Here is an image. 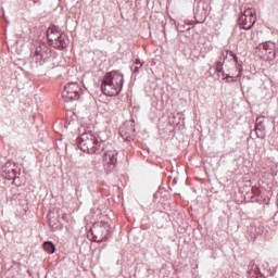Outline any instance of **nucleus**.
Returning <instances> with one entry per match:
<instances>
[{"mask_svg":"<svg viewBox=\"0 0 278 278\" xmlns=\"http://www.w3.org/2000/svg\"><path fill=\"white\" fill-rule=\"evenodd\" d=\"M81 94H84V89L77 83H67L64 86L62 97L64 101H77Z\"/></svg>","mask_w":278,"mask_h":278,"instance_id":"obj_4","label":"nucleus"},{"mask_svg":"<svg viewBox=\"0 0 278 278\" xmlns=\"http://www.w3.org/2000/svg\"><path fill=\"white\" fill-rule=\"evenodd\" d=\"M255 129L256 131H262V129H264V127L262 126V121H260V118H256Z\"/></svg>","mask_w":278,"mask_h":278,"instance_id":"obj_12","label":"nucleus"},{"mask_svg":"<svg viewBox=\"0 0 278 278\" xmlns=\"http://www.w3.org/2000/svg\"><path fill=\"white\" fill-rule=\"evenodd\" d=\"M3 173L5 179H14L16 177V164L12 161L7 162Z\"/></svg>","mask_w":278,"mask_h":278,"instance_id":"obj_8","label":"nucleus"},{"mask_svg":"<svg viewBox=\"0 0 278 278\" xmlns=\"http://www.w3.org/2000/svg\"><path fill=\"white\" fill-rule=\"evenodd\" d=\"M35 54H37L39 58H42V48L41 47L35 48Z\"/></svg>","mask_w":278,"mask_h":278,"instance_id":"obj_13","label":"nucleus"},{"mask_svg":"<svg viewBox=\"0 0 278 278\" xmlns=\"http://www.w3.org/2000/svg\"><path fill=\"white\" fill-rule=\"evenodd\" d=\"M47 38L54 49H66V46L71 42L66 34L60 33L55 28H49L47 30Z\"/></svg>","mask_w":278,"mask_h":278,"instance_id":"obj_3","label":"nucleus"},{"mask_svg":"<svg viewBox=\"0 0 278 278\" xmlns=\"http://www.w3.org/2000/svg\"><path fill=\"white\" fill-rule=\"evenodd\" d=\"M43 250L46 253L53 254L55 253V245L51 241L43 242Z\"/></svg>","mask_w":278,"mask_h":278,"instance_id":"obj_9","label":"nucleus"},{"mask_svg":"<svg viewBox=\"0 0 278 278\" xmlns=\"http://www.w3.org/2000/svg\"><path fill=\"white\" fill-rule=\"evenodd\" d=\"M118 152L116 150H108L103 155L104 166L106 170H114L117 162Z\"/></svg>","mask_w":278,"mask_h":278,"instance_id":"obj_7","label":"nucleus"},{"mask_svg":"<svg viewBox=\"0 0 278 278\" xmlns=\"http://www.w3.org/2000/svg\"><path fill=\"white\" fill-rule=\"evenodd\" d=\"M112 232V227L105 222H97L91 228V233L99 242L108 239L109 233Z\"/></svg>","mask_w":278,"mask_h":278,"instance_id":"obj_6","label":"nucleus"},{"mask_svg":"<svg viewBox=\"0 0 278 278\" xmlns=\"http://www.w3.org/2000/svg\"><path fill=\"white\" fill-rule=\"evenodd\" d=\"M124 78L119 72H110L102 79L101 90L106 97H116L123 90Z\"/></svg>","mask_w":278,"mask_h":278,"instance_id":"obj_2","label":"nucleus"},{"mask_svg":"<svg viewBox=\"0 0 278 278\" xmlns=\"http://www.w3.org/2000/svg\"><path fill=\"white\" fill-rule=\"evenodd\" d=\"M233 60H235L236 68L238 71L237 77H240V74L242 73V65L238 63V56H235Z\"/></svg>","mask_w":278,"mask_h":278,"instance_id":"obj_11","label":"nucleus"},{"mask_svg":"<svg viewBox=\"0 0 278 278\" xmlns=\"http://www.w3.org/2000/svg\"><path fill=\"white\" fill-rule=\"evenodd\" d=\"M140 71V67H135V73H138Z\"/></svg>","mask_w":278,"mask_h":278,"instance_id":"obj_17","label":"nucleus"},{"mask_svg":"<svg viewBox=\"0 0 278 278\" xmlns=\"http://www.w3.org/2000/svg\"><path fill=\"white\" fill-rule=\"evenodd\" d=\"M216 71H217L218 73H223V63H222V62H217Z\"/></svg>","mask_w":278,"mask_h":278,"instance_id":"obj_14","label":"nucleus"},{"mask_svg":"<svg viewBox=\"0 0 278 278\" xmlns=\"http://www.w3.org/2000/svg\"><path fill=\"white\" fill-rule=\"evenodd\" d=\"M224 79H226L227 81H229V79H231V76H230V75H226V76L224 77Z\"/></svg>","mask_w":278,"mask_h":278,"instance_id":"obj_16","label":"nucleus"},{"mask_svg":"<svg viewBox=\"0 0 278 278\" xmlns=\"http://www.w3.org/2000/svg\"><path fill=\"white\" fill-rule=\"evenodd\" d=\"M135 64L142 66V62H140V59H136Z\"/></svg>","mask_w":278,"mask_h":278,"instance_id":"obj_15","label":"nucleus"},{"mask_svg":"<svg viewBox=\"0 0 278 278\" xmlns=\"http://www.w3.org/2000/svg\"><path fill=\"white\" fill-rule=\"evenodd\" d=\"M257 21V11L255 9H245L239 16V26L241 29H251Z\"/></svg>","mask_w":278,"mask_h":278,"instance_id":"obj_5","label":"nucleus"},{"mask_svg":"<svg viewBox=\"0 0 278 278\" xmlns=\"http://www.w3.org/2000/svg\"><path fill=\"white\" fill-rule=\"evenodd\" d=\"M103 142H105V138H103L99 134L93 132H85L78 139V149L84 153H89L90 155H98L103 151Z\"/></svg>","mask_w":278,"mask_h":278,"instance_id":"obj_1","label":"nucleus"},{"mask_svg":"<svg viewBox=\"0 0 278 278\" xmlns=\"http://www.w3.org/2000/svg\"><path fill=\"white\" fill-rule=\"evenodd\" d=\"M260 47H261V49H264L265 51H268V53H273V49H275V43L265 42V43H262Z\"/></svg>","mask_w":278,"mask_h":278,"instance_id":"obj_10","label":"nucleus"}]
</instances>
